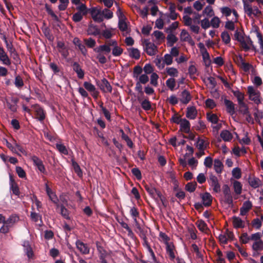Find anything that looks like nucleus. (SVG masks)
Returning <instances> with one entry per match:
<instances>
[{"label":"nucleus","mask_w":263,"mask_h":263,"mask_svg":"<svg viewBox=\"0 0 263 263\" xmlns=\"http://www.w3.org/2000/svg\"><path fill=\"white\" fill-rule=\"evenodd\" d=\"M243 10L250 18L258 17L261 14V11L256 6H252L246 1L242 0Z\"/></svg>","instance_id":"1"},{"label":"nucleus","mask_w":263,"mask_h":263,"mask_svg":"<svg viewBox=\"0 0 263 263\" xmlns=\"http://www.w3.org/2000/svg\"><path fill=\"white\" fill-rule=\"evenodd\" d=\"M247 90L249 99L257 105L260 104L262 99L260 91L252 86H249Z\"/></svg>","instance_id":"2"},{"label":"nucleus","mask_w":263,"mask_h":263,"mask_svg":"<svg viewBox=\"0 0 263 263\" xmlns=\"http://www.w3.org/2000/svg\"><path fill=\"white\" fill-rule=\"evenodd\" d=\"M145 189L149 195L158 203L161 201L164 205V198L160 192L157 191L154 187L149 185H145Z\"/></svg>","instance_id":"3"},{"label":"nucleus","mask_w":263,"mask_h":263,"mask_svg":"<svg viewBox=\"0 0 263 263\" xmlns=\"http://www.w3.org/2000/svg\"><path fill=\"white\" fill-rule=\"evenodd\" d=\"M142 44L144 51L148 55L152 56L157 53L158 51L157 47L154 43L149 42L148 40H144Z\"/></svg>","instance_id":"4"},{"label":"nucleus","mask_w":263,"mask_h":263,"mask_svg":"<svg viewBox=\"0 0 263 263\" xmlns=\"http://www.w3.org/2000/svg\"><path fill=\"white\" fill-rule=\"evenodd\" d=\"M92 19L96 22L101 23L103 21L102 11L97 7H93L89 9Z\"/></svg>","instance_id":"5"},{"label":"nucleus","mask_w":263,"mask_h":263,"mask_svg":"<svg viewBox=\"0 0 263 263\" xmlns=\"http://www.w3.org/2000/svg\"><path fill=\"white\" fill-rule=\"evenodd\" d=\"M7 147L13 153L18 154V152L26 155V152L15 141L13 140L12 143L8 141L6 142Z\"/></svg>","instance_id":"6"},{"label":"nucleus","mask_w":263,"mask_h":263,"mask_svg":"<svg viewBox=\"0 0 263 263\" xmlns=\"http://www.w3.org/2000/svg\"><path fill=\"white\" fill-rule=\"evenodd\" d=\"M198 47L199 48L200 52L202 54V58L206 66H209L211 64L210 55L208 52L204 45L202 43H199L198 44Z\"/></svg>","instance_id":"7"},{"label":"nucleus","mask_w":263,"mask_h":263,"mask_svg":"<svg viewBox=\"0 0 263 263\" xmlns=\"http://www.w3.org/2000/svg\"><path fill=\"white\" fill-rule=\"evenodd\" d=\"M208 182L213 188L214 192L215 193H219L220 192V185L218 182L217 177L213 175H210Z\"/></svg>","instance_id":"8"},{"label":"nucleus","mask_w":263,"mask_h":263,"mask_svg":"<svg viewBox=\"0 0 263 263\" xmlns=\"http://www.w3.org/2000/svg\"><path fill=\"white\" fill-rule=\"evenodd\" d=\"M118 11L120 14L119 21L118 23L119 28L120 30L123 32L124 34H127L129 31L128 24L124 19L123 16H122V14L119 9H118Z\"/></svg>","instance_id":"9"},{"label":"nucleus","mask_w":263,"mask_h":263,"mask_svg":"<svg viewBox=\"0 0 263 263\" xmlns=\"http://www.w3.org/2000/svg\"><path fill=\"white\" fill-rule=\"evenodd\" d=\"M109 45L111 46L112 54L115 57L120 56L123 52V49L119 46L115 40H110Z\"/></svg>","instance_id":"10"},{"label":"nucleus","mask_w":263,"mask_h":263,"mask_svg":"<svg viewBox=\"0 0 263 263\" xmlns=\"http://www.w3.org/2000/svg\"><path fill=\"white\" fill-rule=\"evenodd\" d=\"M233 233L228 230H227L225 232L220 234L218 236L220 242L223 244H226L228 240L233 239Z\"/></svg>","instance_id":"11"},{"label":"nucleus","mask_w":263,"mask_h":263,"mask_svg":"<svg viewBox=\"0 0 263 263\" xmlns=\"http://www.w3.org/2000/svg\"><path fill=\"white\" fill-rule=\"evenodd\" d=\"M166 254L171 260H174L176 257L175 247L173 242L167 243L166 245Z\"/></svg>","instance_id":"12"},{"label":"nucleus","mask_w":263,"mask_h":263,"mask_svg":"<svg viewBox=\"0 0 263 263\" xmlns=\"http://www.w3.org/2000/svg\"><path fill=\"white\" fill-rule=\"evenodd\" d=\"M100 89L104 92H111L112 87L109 82L105 79H102L98 84Z\"/></svg>","instance_id":"13"},{"label":"nucleus","mask_w":263,"mask_h":263,"mask_svg":"<svg viewBox=\"0 0 263 263\" xmlns=\"http://www.w3.org/2000/svg\"><path fill=\"white\" fill-rule=\"evenodd\" d=\"M111 46L109 45V41L105 44L99 46L95 48L93 50L97 53L104 52L105 53H108L111 50Z\"/></svg>","instance_id":"14"},{"label":"nucleus","mask_w":263,"mask_h":263,"mask_svg":"<svg viewBox=\"0 0 263 263\" xmlns=\"http://www.w3.org/2000/svg\"><path fill=\"white\" fill-rule=\"evenodd\" d=\"M233 226L235 229L243 228L246 226L245 221L240 218L233 216L232 218Z\"/></svg>","instance_id":"15"},{"label":"nucleus","mask_w":263,"mask_h":263,"mask_svg":"<svg viewBox=\"0 0 263 263\" xmlns=\"http://www.w3.org/2000/svg\"><path fill=\"white\" fill-rule=\"evenodd\" d=\"M180 40L182 41L187 42L191 45L193 46L195 43L190 35L185 30H182L180 33Z\"/></svg>","instance_id":"16"},{"label":"nucleus","mask_w":263,"mask_h":263,"mask_svg":"<svg viewBox=\"0 0 263 263\" xmlns=\"http://www.w3.org/2000/svg\"><path fill=\"white\" fill-rule=\"evenodd\" d=\"M240 43L246 50H248L253 47V42L249 36H245Z\"/></svg>","instance_id":"17"},{"label":"nucleus","mask_w":263,"mask_h":263,"mask_svg":"<svg viewBox=\"0 0 263 263\" xmlns=\"http://www.w3.org/2000/svg\"><path fill=\"white\" fill-rule=\"evenodd\" d=\"M76 246L77 249L80 252L83 254H87L89 252V248L88 247L87 245L84 243L80 240H78L76 242Z\"/></svg>","instance_id":"18"},{"label":"nucleus","mask_w":263,"mask_h":263,"mask_svg":"<svg viewBox=\"0 0 263 263\" xmlns=\"http://www.w3.org/2000/svg\"><path fill=\"white\" fill-rule=\"evenodd\" d=\"M45 189L47 194L48 195L49 199L54 203H58V198L55 193L49 187L47 184H45Z\"/></svg>","instance_id":"19"},{"label":"nucleus","mask_w":263,"mask_h":263,"mask_svg":"<svg viewBox=\"0 0 263 263\" xmlns=\"http://www.w3.org/2000/svg\"><path fill=\"white\" fill-rule=\"evenodd\" d=\"M165 73H166L167 76L174 78L178 76L179 71L177 68L174 67H167L165 69Z\"/></svg>","instance_id":"20"},{"label":"nucleus","mask_w":263,"mask_h":263,"mask_svg":"<svg viewBox=\"0 0 263 263\" xmlns=\"http://www.w3.org/2000/svg\"><path fill=\"white\" fill-rule=\"evenodd\" d=\"M0 61H2L4 64L6 65H9L11 64L10 59L3 48L1 46H0Z\"/></svg>","instance_id":"21"},{"label":"nucleus","mask_w":263,"mask_h":263,"mask_svg":"<svg viewBox=\"0 0 263 263\" xmlns=\"http://www.w3.org/2000/svg\"><path fill=\"white\" fill-rule=\"evenodd\" d=\"M180 124V130L185 133H189L190 131V123L185 119H183Z\"/></svg>","instance_id":"22"},{"label":"nucleus","mask_w":263,"mask_h":263,"mask_svg":"<svg viewBox=\"0 0 263 263\" xmlns=\"http://www.w3.org/2000/svg\"><path fill=\"white\" fill-rule=\"evenodd\" d=\"M191 99V96L190 93L186 90H183L181 95L180 97V101L183 104L188 103Z\"/></svg>","instance_id":"23"},{"label":"nucleus","mask_w":263,"mask_h":263,"mask_svg":"<svg viewBox=\"0 0 263 263\" xmlns=\"http://www.w3.org/2000/svg\"><path fill=\"white\" fill-rule=\"evenodd\" d=\"M186 109V117L190 119H195L197 115V111L195 107L190 106Z\"/></svg>","instance_id":"24"},{"label":"nucleus","mask_w":263,"mask_h":263,"mask_svg":"<svg viewBox=\"0 0 263 263\" xmlns=\"http://www.w3.org/2000/svg\"><path fill=\"white\" fill-rule=\"evenodd\" d=\"M32 160L34 164L37 167L39 171L41 173H44L45 172V168L42 161L36 157H33Z\"/></svg>","instance_id":"25"},{"label":"nucleus","mask_w":263,"mask_h":263,"mask_svg":"<svg viewBox=\"0 0 263 263\" xmlns=\"http://www.w3.org/2000/svg\"><path fill=\"white\" fill-rule=\"evenodd\" d=\"M24 250L29 258H32L33 256V252L28 241H25L23 245Z\"/></svg>","instance_id":"26"},{"label":"nucleus","mask_w":263,"mask_h":263,"mask_svg":"<svg viewBox=\"0 0 263 263\" xmlns=\"http://www.w3.org/2000/svg\"><path fill=\"white\" fill-rule=\"evenodd\" d=\"M202 203L205 206L211 205L212 201V197L209 193H205L201 196Z\"/></svg>","instance_id":"27"},{"label":"nucleus","mask_w":263,"mask_h":263,"mask_svg":"<svg viewBox=\"0 0 263 263\" xmlns=\"http://www.w3.org/2000/svg\"><path fill=\"white\" fill-rule=\"evenodd\" d=\"M252 208V204L250 201H245L242 207L240 208V213L241 215H245Z\"/></svg>","instance_id":"28"},{"label":"nucleus","mask_w":263,"mask_h":263,"mask_svg":"<svg viewBox=\"0 0 263 263\" xmlns=\"http://www.w3.org/2000/svg\"><path fill=\"white\" fill-rule=\"evenodd\" d=\"M224 104L226 106L227 111L231 115H233L235 113L234 104L233 103L227 99L224 101Z\"/></svg>","instance_id":"29"},{"label":"nucleus","mask_w":263,"mask_h":263,"mask_svg":"<svg viewBox=\"0 0 263 263\" xmlns=\"http://www.w3.org/2000/svg\"><path fill=\"white\" fill-rule=\"evenodd\" d=\"M220 137L222 139L226 142L230 141L233 138V135L228 130H223L220 133Z\"/></svg>","instance_id":"30"},{"label":"nucleus","mask_w":263,"mask_h":263,"mask_svg":"<svg viewBox=\"0 0 263 263\" xmlns=\"http://www.w3.org/2000/svg\"><path fill=\"white\" fill-rule=\"evenodd\" d=\"M36 118L40 121H43L45 118V115L43 109L39 106L35 107Z\"/></svg>","instance_id":"31"},{"label":"nucleus","mask_w":263,"mask_h":263,"mask_svg":"<svg viewBox=\"0 0 263 263\" xmlns=\"http://www.w3.org/2000/svg\"><path fill=\"white\" fill-rule=\"evenodd\" d=\"M196 224L198 228L202 232L207 233L208 228L206 224L202 220H198L196 222Z\"/></svg>","instance_id":"32"},{"label":"nucleus","mask_w":263,"mask_h":263,"mask_svg":"<svg viewBox=\"0 0 263 263\" xmlns=\"http://www.w3.org/2000/svg\"><path fill=\"white\" fill-rule=\"evenodd\" d=\"M88 34L96 35L100 33V30L98 28L92 24H90L87 29Z\"/></svg>","instance_id":"33"},{"label":"nucleus","mask_w":263,"mask_h":263,"mask_svg":"<svg viewBox=\"0 0 263 263\" xmlns=\"http://www.w3.org/2000/svg\"><path fill=\"white\" fill-rule=\"evenodd\" d=\"M249 184L253 188L255 189L260 186L261 182L259 179L255 177H250L249 178Z\"/></svg>","instance_id":"34"},{"label":"nucleus","mask_w":263,"mask_h":263,"mask_svg":"<svg viewBox=\"0 0 263 263\" xmlns=\"http://www.w3.org/2000/svg\"><path fill=\"white\" fill-rule=\"evenodd\" d=\"M233 186L235 194L237 195H240L242 191V186L241 183L238 181H235L233 183Z\"/></svg>","instance_id":"35"},{"label":"nucleus","mask_w":263,"mask_h":263,"mask_svg":"<svg viewBox=\"0 0 263 263\" xmlns=\"http://www.w3.org/2000/svg\"><path fill=\"white\" fill-rule=\"evenodd\" d=\"M73 69L77 73L78 77L82 79L84 77V72L82 69H81L80 65L77 63H74L73 65Z\"/></svg>","instance_id":"36"},{"label":"nucleus","mask_w":263,"mask_h":263,"mask_svg":"<svg viewBox=\"0 0 263 263\" xmlns=\"http://www.w3.org/2000/svg\"><path fill=\"white\" fill-rule=\"evenodd\" d=\"M233 95L237 98L239 104H242L244 100V94L239 90H233Z\"/></svg>","instance_id":"37"},{"label":"nucleus","mask_w":263,"mask_h":263,"mask_svg":"<svg viewBox=\"0 0 263 263\" xmlns=\"http://www.w3.org/2000/svg\"><path fill=\"white\" fill-rule=\"evenodd\" d=\"M206 117L208 120L211 122L213 124L217 123L218 121V118L216 114L212 113H207Z\"/></svg>","instance_id":"38"},{"label":"nucleus","mask_w":263,"mask_h":263,"mask_svg":"<svg viewBox=\"0 0 263 263\" xmlns=\"http://www.w3.org/2000/svg\"><path fill=\"white\" fill-rule=\"evenodd\" d=\"M177 40L178 39L175 35L170 34L167 36V44L168 46L172 47L177 41Z\"/></svg>","instance_id":"39"},{"label":"nucleus","mask_w":263,"mask_h":263,"mask_svg":"<svg viewBox=\"0 0 263 263\" xmlns=\"http://www.w3.org/2000/svg\"><path fill=\"white\" fill-rule=\"evenodd\" d=\"M129 54L132 58L138 59L140 58V51L138 49L132 48L129 49Z\"/></svg>","instance_id":"40"},{"label":"nucleus","mask_w":263,"mask_h":263,"mask_svg":"<svg viewBox=\"0 0 263 263\" xmlns=\"http://www.w3.org/2000/svg\"><path fill=\"white\" fill-rule=\"evenodd\" d=\"M76 9L78 12L81 13L82 14L86 15L89 12V9H87L85 4L82 3L76 7Z\"/></svg>","instance_id":"41"},{"label":"nucleus","mask_w":263,"mask_h":263,"mask_svg":"<svg viewBox=\"0 0 263 263\" xmlns=\"http://www.w3.org/2000/svg\"><path fill=\"white\" fill-rule=\"evenodd\" d=\"M202 13L208 17H212L214 15V10L211 6H207L203 10Z\"/></svg>","instance_id":"42"},{"label":"nucleus","mask_w":263,"mask_h":263,"mask_svg":"<svg viewBox=\"0 0 263 263\" xmlns=\"http://www.w3.org/2000/svg\"><path fill=\"white\" fill-rule=\"evenodd\" d=\"M166 85L171 90L173 91L176 86V81L175 79L173 78L168 79L166 81Z\"/></svg>","instance_id":"43"},{"label":"nucleus","mask_w":263,"mask_h":263,"mask_svg":"<svg viewBox=\"0 0 263 263\" xmlns=\"http://www.w3.org/2000/svg\"><path fill=\"white\" fill-rule=\"evenodd\" d=\"M221 201L224 204L231 205L233 202V198L231 194L230 195H223Z\"/></svg>","instance_id":"44"},{"label":"nucleus","mask_w":263,"mask_h":263,"mask_svg":"<svg viewBox=\"0 0 263 263\" xmlns=\"http://www.w3.org/2000/svg\"><path fill=\"white\" fill-rule=\"evenodd\" d=\"M196 146L199 150H204L206 146V143L203 139L198 138L196 142Z\"/></svg>","instance_id":"45"},{"label":"nucleus","mask_w":263,"mask_h":263,"mask_svg":"<svg viewBox=\"0 0 263 263\" xmlns=\"http://www.w3.org/2000/svg\"><path fill=\"white\" fill-rule=\"evenodd\" d=\"M10 180L11 190H12L13 194H14L16 195H18L20 194V191L17 184L13 180H12V178H11Z\"/></svg>","instance_id":"46"},{"label":"nucleus","mask_w":263,"mask_h":263,"mask_svg":"<svg viewBox=\"0 0 263 263\" xmlns=\"http://www.w3.org/2000/svg\"><path fill=\"white\" fill-rule=\"evenodd\" d=\"M17 217L14 216H11L8 219L5 218L4 224L11 227L12 225L16 222Z\"/></svg>","instance_id":"47"},{"label":"nucleus","mask_w":263,"mask_h":263,"mask_svg":"<svg viewBox=\"0 0 263 263\" xmlns=\"http://www.w3.org/2000/svg\"><path fill=\"white\" fill-rule=\"evenodd\" d=\"M220 20L217 16H214L210 21V25L214 28H217L219 27Z\"/></svg>","instance_id":"48"},{"label":"nucleus","mask_w":263,"mask_h":263,"mask_svg":"<svg viewBox=\"0 0 263 263\" xmlns=\"http://www.w3.org/2000/svg\"><path fill=\"white\" fill-rule=\"evenodd\" d=\"M153 35L155 37L156 40L159 42L164 41L165 39L164 34L160 31H155L153 33Z\"/></svg>","instance_id":"49"},{"label":"nucleus","mask_w":263,"mask_h":263,"mask_svg":"<svg viewBox=\"0 0 263 263\" xmlns=\"http://www.w3.org/2000/svg\"><path fill=\"white\" fill-rule=\"evenodd\" d=\"M252 248L254 251H260L263 249V241L260 240V241L256 242H253Z\"/></svg>","instance_id":"50"},{"label":"nucleus","mask_w":263,"mask_h":263,"mask_svg":"<svg viewBox=\"0 0 263 263\" xmlns=\"http://www.w3.org/2000/svg\"><path fill=\"white\" fill-rule=\"evenodd\" d=\"M141 105L145 110H148L151 109V103L147 99H144L141 102Z\"/></svg>","instance_id":"51"},{"label":"nucleus","mask_w":263,"mask_h":263,"mask_svg":"<svg viewBox=\"0 0 263 263\" xmlns=\"http://www.w3.org/2000/svg\"><path fill=\"white\" fill-rule=\"evenodd\" d=\"M163 61L165 65H170L173 63V57L170 54H165L163 58Z\"/></svg>","instance_id":"52"},{"label":"nucleus","mask_w":263,"mask_h":263,"mask_svg":"<svg viewBox=\"0 0 263 263\" xmlns=\"http://www.w3.org/2000/svg\"><path fill=\"white\" fill-rule=\"evenodd\" d=\"M158 79L159 76L156 73H152L151 76V84L155 87L157 86Z\"/></svg>","instance_id":"53"},{"label":"nucleus","mask_w":263,"mask_h":263,"mask_svg":"<svg viewBox=\"0 0 263 263\" xmlns=\"http://www.w3.org/2000/svg\"><path fill=\"white\" fill-rule=\"evenodd\" d=\"M119 223L121 226V227L124 229H125L128 231V235L131 237H133L134 234L131 230V229L128 227L127 223L122 221H120Z\"/></svg>","instance_id":"54"},{"label":"nucleus","mask_w":263,"mask_h":263,"mask_svg":"<svg viewBox=\"0 0 263 263\" xmlns=\"http://www.w3.org/2000/svg\"><path fill=\"white\" fill-rule=\"evenodd\" d=\"M16 172L20 178H26V174L25 171L20 166H16Z\"/></svg>","instance_id":"55"},{"label":"nucleus","mask_w":263,"mask_h":263,"mask_svg":"<svg viewBox=\"0 0 263 263\" xmlns=\"http://www.w3.org/2000/svg\"><path fill=\"white\" fill-rule=\"evenodd\" d=\"M221 13L226 16H229L232 13V9L228 7H223L220 9Z\"/></svg>","instance_id":"56"},{"label":"nucleus","mask_w":263,"mask_h":263,"mask_svg":"<svg viewBox=\"0 0 263 263\" xmlns=\"http://www.w3.org/2000/svg\"><path fill=\"white\" fill-rule=\"evenodd\" d=\"M196 186V182H189L186 185L185 189L187 191L193 192L195 190Z\"/></svg>","instance_id":"57"},{"label":"nucleus","mask_w":263,"mask_h":263,"mask_svg":"<svg viewBox=\"0 0 263 263\" xmlns=\"http://www.w3.org/2000/svg\"><path fill=\"white\" fill-rule=\"evenodd\" d=\"M232 175L235 179H239L241 177V170L238 167H235L233 169L232 172Z\"/></svg>","instance_id":"58"},{"label":"nucleus","mask_w":263,"mask_h":263,"mask_svg":"<svg viewBox=\"0 0 263 263\" xmlns=\"http://www.w3.org/2000/svg\"><path fill=\"white\" fill-rule=\"evenodd\" d=\"M214 169L217 173H220L222 171V164L219 160H215L214 162Z\"/></svg>","instance_id":"59"},{"label":"nucleus","mask_w":263,"mask_h":263,"mask_svg":"<svg viewBox=\"0 0 263 263\" xmlns=\"http://www.w3.org/2000/svg\"><path fill=\"white\" fill-rule=\"evenodd\" d=\"M159 236L160 240L163 242L165 246L167 245V243H170L172 242L170 241V238L165 233L162 232L160 233Z\"/></svg>","instance_id":"60"},{"label":"nucleus","mask_w":263,"mask_h":263,"mask_svg":"<svg viewBox=\"0 0 263 263\" xmlns=\"http://www.w3.org/2000/svg\"><path fill=\"white\" fill-rule=\"evenodd\" d=\"M17 101H12L11 102H7V105L8 107L13 112H15L17 110Z\"/></svg>","instance_id":"61"},{"label":"nucleus","mask_w":263,"mask_h":263,"mask_svg":"<svg viewBox=\"0 0 263 263\" xmlns=\"http://www.w3.org/2000/svg\"><path fill=\"white\" fill-rule=\"evenodd\" d=\"M102 15L103 18L106 19H110L113 16V13L107 9H105L102 11Z\"/></svg>","instance_id":"62"},{"label":"nucleus","mask_w":263,"mask_h":263,"mask_svg":"<svg viewBox=\"0 0 263 263\" xmlns=\"http://www.w3.org/2000/svg\"><path fill=\"white\" fill-rule=\"evenodd\" d=\"M221 37L224 43L228 44L230 43L231 39L229 34L227 32L224 31L222 32Z\"/></svg>","instance_id":"63"},{"label":"nucleus","mask_w":263,"mask_h":263,"mask_svg":"<svg viewBox=\"0 0 263 263\" xmlns=\"http://www.w3.org/2000/svg\"><path fill=\"white\" fill-rule=\"evenodd\" d=\"M240 240L242 243L246 244L251 240L250 236H249L247 233H244L240 236Z\"/></svg>","instance_id":"64"}]
</instances>
